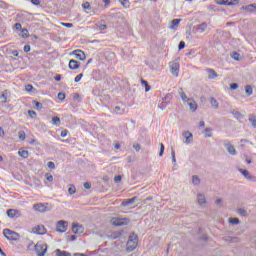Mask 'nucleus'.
I'll return each mask as SVG.
<instances>
[{
  "label": "nucleus",
  "mask_w": 256,
  "mask_h": 256,
  "mask_svg": "<svg viewBox=\"0 0 256 256\" xmlns=\"http://www.w3.org/2000/svg\"><path fill=\"white\" fill-rule=\"evenodd\" d=\"M7 215L8 217H10L11 219H15V217H21V213H19L17 210L15 209H9L7 210Z\"/></svg>",
  "instance_id": "f3484780"
},
{
  "label": "nucleus",
  "mask_w": 256,
  "mask_h": 256,
  "mask_svg": "<svg viewBox=\"0 0 256 256\" xmlns=\"http://www.w3.org/2000/svg\"><path fill=\"white\" fill-rule=\"evenodd\" d=\"M232 114L234 115V117H236V119H243V114H241V112L239 111H232Z\"/></svg>",
  "instance_id": "c9c22d12"
},
{
  "label": "nucleus",
  "mask_w": 256,
  "mask_h": 256,
  "mask_svg": "<svg viewBox=\"0 0 256 256\" xmlns=\"http://www.w3.org/2000/svg\"><path fill=\"white\" fill-rule=\"evenodd\" d=\"M192 183H193V185H199V183H201V179H199V176L194 175L192 177Z\"/></svg>",
  "instance_id": "72a5a7b5"
},
{
  "label": "nucleus",
  "mask_w": 256,
  "mask_h": 256,
  "mask_svg": "<svg viewBox=\"0 0 256 256\" xmlns=\"http://www.w3.org/2000/svg\"><path fill=\"white\" fill-rule=\"evenodd\" d=\"M76 191H77V189L75 188L74 185H71V186L69 187V189H68L69 195H75Z\"/></svg>",
  "instance_id": "ea45409f"
},
{
  "label": "nucleus",
  "mask_w": 256,
  "mask_h": 256,
  "mask_svg": "<svg viewBox=\"0 0 256 256\" xmlns=\"http://www.w3.org/2000/svg\"><path fill=\"white\" fill-rule=\"evenodd\" d=\"M47 167L49 169H55V163L50 161V162L47 163Z\"/></svg>",
  "instance_id": "bf43d9fd"
},
{
  "label": "nucleus",
  "mask_w": 256,
  "mask_h": 256,
  "mask_svg": "<svg viewBox=\"0 0 256 256\" xmlns=\"http://www.w3.org/2000/svg\"><path fill=\"white\" fill-rule=\"evenodd\" d=\"M218 5H237L239 0H217Z\"/></svg>",
  "instance_id": "dca6fc26"
},
{
  "label": "nucleus",
  "mask_w": 256,
  "mask_h": 256,
  "mask_svg": "<svg viewBox=\"0 0 256 256\" xmlns=\"http://www.w3.org/2000/svg\"><path fill=\"white\" fill-rule=\"evenodd\" d=\"M114 113H116V115H123V113H125V109L121 108L120 106H116L114 108Z\"/></svg>",
  "instance_id": "7c9ffc66"
},
{
  "label": "nucleus",
  "mask_w": 256,
  "mask_h": 256,
  "mask_svg": "<svg viewBox=\"0 0 256 256\" xmlns=\"http://www.w3.org/2000/svg\"><path fill=\"white\" fill-rule=\"evenodd\" d=\"M210 104L212 107H214L215 109H219V102H217V99L211 97L210 98Z\"/></svg>",
  "instance_id": "c85d7f7f"
},
{
  "label": "nucleus",
  "mask_w": 256,
  "mask_h": 256,
  "mask_svg": "<svg viewBox=\"0 0 256 256\" xmlns=\"http://www.w3.org/2000/svg\"><path fill=\"white\" fill-rule=\"evenodd\" d=\"M56 256H71V253L67 251H61L60 249L55 250Z\"/></svg>",
  "instance_id": "393cba45"
},
{
  "label": "nucleus",
  "mask_w": 256,
  "mask_h": 256,
  "mask_svg": "<svg viewBox=\"0 0 256 256\" xmlns=\"http://www.w3.org/2000/svg\"><path fill=\"white\" fill-rule=\"evenodd\" d=\"M58 99H59V101H65V93L59 92Z\"/></svg>",
  "instance_id": "603ef678"
},
{
  "label": "nucleus",
  "mask_w": 256,
  "mask_h": 256,
  "mask_svg": "<svg viewBox=\"0 0 256 256\" xmlns=\"http://www.w3.org/2000/svg\"><path fill=\"white\" fill-rule=\"evenodd\" d=\"M231 57L234 59V61H241L240 55L237 52H233Z\"/></svg>",
  "instance_id": "58836bf2"
},
{
  "label": "nucleus",
  "mask_w": 256,
  "mask_h": 256,
  "mask_svg": "<svg viewBox=\"0 0 256 256\" xmlns=\"http://www.w3.org/2000/svg\"><path fill=\"white\" fill-rule=\"evenodd\" d=\"M242 9L244 11H248L249 13H253V11H256V3L243 6Z\"/></svg>",
  "instance_id": "aec40b11"
},
{
  "label": "nucleus",
  "mask_w": 256,
  "mask_h": 256,
  "mask_svg": "<svg viewBox=\"0 0 256 256\" xmlns=\"http://www.w3.org/2000/svg\"><path fill=\"white\" fill-rule=\"evenodd\" d=\"M178 49H179V51H181L182 49H185V42L184 41H180V43L178 45Z\"/></svg>",
  "instance_id": "4d7b16f0"
},
{
  "label": "nucleus",
  "mask_w": 256,
  "mask_h": 256,
  "mask_svg": "<svg viewBox=\"0 0 256 256\" xmlns=\"http://www.w3.org/2000/svg\"><path fill=\"white\" fill-rule=\"evenodd\" d=\"M34 251L38 256H45V253H47V244L43 242H38L35 246Z\"/></svg>",
  "instance_id": "20e7f679"
},
{
  "label": "nucleus",
  "mask_w": 256,
  "mask_h": 256,
  "mask_svg": "<svg viewBox=\"0 0 256 256\" xmlns=\"http://www.w3.org/2000/svg\"><path fill=\"white\" fill-rule=\"evenodd\" d=\"M18 155L23 159H27V157H29V151L21 149L18 151Z\"/></svg>",
  "instance_id": "bb28decb"
},
{
  "label": "nucleus",
  "mask_w": 256,
  "mask_h": 256,
  "mask_svg": "<svg viewBox=\"0 0 256 256\" xmlns=\"http://www.w3.org/2000/svg\"><path fill=\"white\" fill-rule=\"evenodd\" d=\"M211 131H213V129L206 128L205 129V137H212L213 135L211 134Z\"/></svg>",
  "instance_id": "49530a36"
},
{
  "label": "nucleus",
  "mask_w": 256,
  "mask_h": 256,
  "mask_svg": "<svg viewBox=\"0 0 256 256\" xmlns=\"http://www.w3.org/2000/svg\"><path fill=\"white\" fill-rule=\"evenodd\" d=\"M170 71L175 77H179V62H170Z\"/></svg>",
  "instance_id": "0eeeda50"
},
{
  "label": "nucleus",
  "mask_w": 256,
  "mask_h": 256,
  "mask_svg": "<svg viewBox=\"0 0 256 256\" xmlns=\"http://www.w3.org/2000/svg\"><path fill=\"white\" fill-rule=\"evenodd\" d=\"M81 79H83V74H78V75L75 77L74 81H75V83H79V81H81Z\"/></svg>",
  "instance_id": "864d4df0"
},
{
  "label": "nucleus",
  "mask_w": 256,
  "mask_h": 256,
  "mask_svg": "<svg viewBox=\"0 0 256 256\" xmlns=\"http://www.w3.org/2000/svg\"><path fill=\"white\" fill-rule=\"evenodd\" d=\"M33 233L36 235H45L47 233V229L43 225H38L32 229Z\"/></svg>",
  "instance_id": "ddd939ff"
},
{
  "label": "nucleus",
  "mask_w": 256,
  "mask_h": 256,
  "mask_svg": "<svg viewBox=\"0 0 256 256\" xmlns=\"http://www.w3.org/2000/svg\"><path fill=\"white\" fill-rule=\"evenodd\" d=\"M85 231V228L81 224L73 223L72 225V232L76 235H81Z\"/></svg>",
  "instance_id": "9d476101"
},
{
  "label": "nucleus",
  "mask_w": 256,
  "mask_h": 256,
  "mask_svg": "<svg viewBox=\"0 0 256 256\" xmlns=\"http://www.w3.org/2000/svg\"><path fill=\"white\" fill-rule=\"evenodd\" d=\"M35 247H37V244L30 242L27 246L28 251H35Z\"/></svg>",
  "instance_id": "a19ab883"
},
{
  "label": "nucleus",
  "mask_w": 256,
  "mask_h": 256,
  "mask_svg": "<svg viewBox=\"0 0 256 256\" xmlns=\"http://www.w3.org/2000/svg\"><path fill=\"white\" fill-rule=\"evenodd\" d=\"M182 137H184V139H185L184 143L186 145H190V143L193 141V133H191L189 131H184L182 133Z\"/></svg>",
  "instance_id": "f8f14e48"
},
{
  "label": "nucleus",
  "mask_w": 256,
  "mask_h": 256,
  "mask_svg": "<svg viewBox=\"0 0 256 256\" xmlns=\"http://www.w3.org/2000/svg\"><path fill=\"white\" fill-rule=\"evenodd\" d=\"M173 99V95L171 93L166 94V96L164 97L163 101H162V105L164 107H167V105H169V101H171Z\"/></svg>",
  "instance_id": "6ab92c4d"
},
{
  "label": "nucleus",
  "mask_w": 256,
  "mask_h": 256,
  "mask_svg": "<svg viewBox=\"0 0 256 256\" xmlns=\"http://www.w3.org/2000/svg\"><path fill=\"white\" fill-rule=\"evenodd\" d=\"M206 71L209 73L208 79H216V77H218V74L214 69L208 68Z\"/></svg>",
  "instance_id": "412c9836"
},
{
  "label": "nucleus",
  "mask_w": 256,
  "mask_h": 256,
  "mask_svg": "<svg viewBox=\"0 0 256 256\" xmlns=\"http://www.w3.org/2000/svg\"><path fill=\"white\" fill-rule=\"evenodd\" d=\"M239 173H241L243 175V177H245V179H247L248 181H252L253 183H255L256 181V177L251 175V173H249L247 170L240 168L238 169Z\"/></svg>",
  "instance_id": "423d86ee"
},
{
  "label": "nucleus",
  "mask_w": 256,
  "mask_h": 256,
  "mask_svg": "<svg viewBox=\"0 0 256 256\" xmlns=\"http://www.w3.org/2000/svg\"><path fill=\"white\" fill-rule=\"evenodd\" d=\"M84 187H85L86 189H89V188L91 187V183L85 182V183H84Z\"/></svg>",
  "instance_id": "774afa93"
},
{
  "label": "nucleus",
  "mask_w": 256,
  "mask_h": 256,
  "mask_svg": "<svg viewBox=\"0 0 256 256\" xmlns=\"http://www.w3.org/2000/svg\"><path fill=\"white\" fill-rule=\"evenodd\" d=\"M249 122L251 123L252 127L256 129V117L255 116L250 117Z\"/></svg>",
  "instance_id": "37998d69"
},
{
  "label": "nucleus",
  "mask_w": 256,
  "mask_h": 256,
  "mask_svg": "<svg viewBox=\"0 0 256 256\" xmlns=\"http://www.w3.org/2000/svg\"><path fill=\"white\" fill-rule=\"evenodd\" d=\"M245 91H246V94L249 96L253 95V87H251V85H247L245 87Z\"/></svg>",
  "instance_id": "473e14b6"
},
{
  "label": "nucleus",
  "mask_w": 256,
  "mask_h": 256,
  "mask_svg": "<svg viewBox=\"0 0 256 256\" xmlns=\"http://www.w3.org/2000/svg\"><path fill=\"white\" fill-rule=\"evenodd\" d=\"M121 179H122L121 175H118V176H115V177H114V181H115L116 183H121Z\"/></svg>",
  "instance_id": "680f3d73"
},
{
  "label": "nucleus",
  "mask_w": 256,
  "mask_h": 256,
  "mask_svg": "<svg viewBox=\"0 0 256 256\" xmlns=\"http://www.w3.org/2000/svg\"><path fill=\"white\" fill-rule=\"evenodd\" d=\"M95 29L96 31H105V29H107V26L105 24L96 23Z\"/></svg>",
  "instance_id": "cd10ccee"
},
{
  "label": "nucleus",
  "mask_w": 256,
  "mask_h": 256,
  "mask_svg": "<svg viewBox=\"0 0 256 256\" xmlns=\"http://www.w3.org/2000/svg\"><path fill=\"white\" fill-rule=\"evenodd\" d=\"M32 5H41V0H31Z\"/></svg>",
  "instance_id": "338daca9"
},
{
  "label": "nucleus",
  "mask_w": 256,
  "mask_h": 256,
  "mask_svg": "<svg viewBox=\"0 0 256 256\" xmlns=\"http://www.w3.org/2000/svg\"><path fill=\"white\" fill-rule=\"evenodd\" d=\"M197 201L200 205H205V203H207V199L205 198L204 194L199 193L197 195Z\"/></svg>",
  "instance_id": "4be33fe9"
},
{
  "label": "nucleus",
  "mask_w": 256,
  "mask_h": 256,
  "mask_svg": "<svg viewBox=\"0 0 256 256\" xmlns=\"http://www.w3.org/2000/svg\"><path fill=\"white\" fill-rule=\"evenodd\" d=\"M28 115L29 117H31V119H35V117H37V112H35L34 110H29Z\"/></svg>",
  "instance_id": "a18cd8bd"
},
{
  "label": "nucleus",
  "mask_w": 256,
  "mask_h": 256,
  "mask_svg": "<svg viewBox=\"0 0 256 256\" xmlns=\"http://www.w3.org/2000/svg\"><path fill=\"white\" fill-rule=\"evenodd\" d=\"M31 51V46L30 45H25L24 46V53H29Z\"/></svg>",
  "instance_id": "0e129e2a"
},
{
  "label": "nucleus",
  "mask_w": 256,
  "mask_h": 256,
  "mask_svg": "<svg viewBox=\"0 0 256 256\" xmlns=\"http://www.w3.org/2000/svg\"><path fill=\"white\" fill-rule=\"evenodd\" d=\"M238 213L243 216L247 215V211H245L243 208L238 209Z\"/></svg>",
  "instance_id": "052dcab7"
},
{
  "label": "nucleus",
  "mask_w": 256,
  "mask_h": 256,
  "mask_svg": "<svg viewBox=\"0 0 256 256\" xmlns=\"http://www.w3.org/2000/svg\"><path fill=\"white\" fill-rule=\"evenodd\" d=\"M1 103H7V90L0 95Z\"/></svg>",
  "instance_id": "2f4dec72"
},
{
  "label": "nucleus",
  "mask_w": 256,
  "mask_h": 256,
  "mask_svg": "<svg viewBox=\"0 0 256 256\" xmlns=\"http://www.w3.org/2000/svg\"><path fill=\"white\" fill-rule=\"evenodd\" d=\"M83 9H86L88 11H91V4L89 2H85L82 4Z\"/></svg>",
  "instance_id": "de8ad7c7"
},
{
  "label": "nucleus",
  "mask_w": 256,
  "mask_h": 256,
  "mask_svg": "<svg viewBox=\"0 0 256 256\" xmlns=\"http://www.w3.org/2000/svg\"><path fill=\"white\" fill-rule=\"evenodd\" d=\"M47 205H49L48 203L42 204H35L34 205V209L36 211H39V213H47V211H49V208H47Z\"/></svg>",
  "instance_id": "9b49d317"
},
{
  "label": "nucleus",
  "mask_w": 256,
  "mask_h": 256,
  "mask_svg": "<svg viewBox=\"0 0 256 256\" xmlns=\"http://www.w3.org/2000/svg\"><path fill=\"white\" fill-rule=\"evenodd\" d=\"M14 29H16V31H21V29H23V26L21 25V23H16L14 25Z\"/></svg>",
  "instance_id": "5fc2aeb1"
},
{
  "label": "nucleus",
  "mask_w": 256,
  "mask_h": 256,
  "mask_svg": "<svg viewBox=\"0 0 256 256\" xmlns=\"http://www.w3.org/2000/svg\"><path fill=\"white\" fill-rule=\"evenodd\" d=\"M164 153H165V145L163 143H160L159 157H163Z\"/></svg>",
  "instance_id": "79ce46f5"
},
{
  "label": "nucleus",
  "mask_w": 256,
  "mask_h": 256,
  "mask_svg": "<svg viewBox=\"0 0 256 256\" xmlns=\"http://www.w3.org/2000/svg\"><path fill=\"white\" fill-rule=\"evenodd\" d=\"M133 149H135V151L137 152L141 151V144L139 143L133 144Z\"/></svg>",
  "instance_id": "3c124183"
},
{
  "label": "nucleus",
  "mask_w": 256,
  "mask_h": 256,
  "mask_svg": "<svg viewBox=\"0 0 256 256\" xmlns=\"http://www.w3.org/2000/svg\"><path fill=\"white\" fill-rule=\"evenodd\" d=\"M35 104V108L39 110L43 109V104L38 102V101H34Z\"/></svg>",
  "instance_id": "09e8293b"
},
{
  "label": "nucleus",
  "mask_w": 256,
  "mask_h": 256,
  "mask_svg": "<svg viewBox=\"0 0 256 256\" xmlns=\"http://www.w3.org/2000/svg\"><path fill=\"white\" fill-rule=\"evenodd\" d=\"M18 137H19L20 141H25V139H26L25 131H19Z\"/></svg>",
  "instance_id": "4c0bfd02"
},
{
  "label": "nucleus",
  "mask_w": 256,
  "mask_h": 256,
  "mask_svg": "<svg viewBox=\"0 0 256 256\" xmlns=\"http://www.w3.org/2000/svg\"><path fill=\"white\" fill-rule=\"evenodd\" d=\"M137 243H139L137 234H130L129 239L127 241V251H134V249L137 248Z\"/></svg>",
  "instance_id": "f03ea898"
},
{
  "label": "nucleus",
  "mask_w": 256,
  "mask_h": 256,
  "mask_svg": "<svg viewBox=\"0 0 256 256\" xmlns=\"http://www.w3.org/2000/svg\"><path fill=\"white\" fill-rule=\"evenodd\" d=\"M72 55L75 56V59H79L80 61H85V59H87V56L85 55V52H83V50H74L72 52Z\"/></svg>",
  "instance_id": "1a4fd4ad"
},
{
  "label": "nucleus",
  "mask_w": 256,
  "mask_h": 256,
  "mask_svg": "<svg viewBox=\"0 0 256 256\" xmlns=\"http://www.w3.org/2000/svg\"><path fill=\"white\" fill-rule=\"evenodd\" d=\"M68 227H69V222L65 220H59L56 223V231H58V233H65Z\"/></svg>",
  "instance_id": "39448f33"
},
{
  "label": "nucleus",
  "mask_w": 256,
  "mask_h": 256,
  "mask_svg": "<svg viewBox=\"0 0 256 256\" xmlns=\"http://www.w3.org/2000/svg\"><path fill=\"white\" fill-rule=\"evenodd\" d=\"M186 102L188 103L190 111L195 113V111H197V102H195L193 98L187 99Z\"/></svg>",
  "instance_id": "2eb2a0df"
},
{
  "label": "nucleus",
  "mask_w": 256,
  "mask_h": 256,
  "mask_svg": "<svg viewBox=\"0 0 256 256\" xmlns=\"http://www.w3.org/2000/svg\"><path fill=\"white\" fill-rule=\"evenodd\" d=\"M68 67H69V69H71L72 71H75V70L79 69V67H81V63L78 62V61L75 60V59H71V60L69 61Z\"/></svg>",
  "instance_id": "4468645a"
},
{
  "label": "nucleus",
  "mask_w": 256,
  "mask_h": 256,
  "mask_svg": "<svg viewBox=\"0 0 256 256\" xmlns=\"http://www.w3.org/2000/svg\"><path fill=\"white\" fill-rule=\"evenodd\" d=\"M230 89H232V90L239 89V84H237V83L230 84Z\"/></svg>",
  "instance_id": "13d9d810"
},
{
  "label": "nucleus",
  "mask_w": 256,
  "mask_h": 256,
  "mask_svg": "<svg viewBox=\"0 0 256 256\" xmlns=\"http://www.w3.org/2000/svg\"><path fill=\"white\" fill-rule=\"evenodd\" d=\"M21 37H22L23 39H27V37H29V30L23 29V30L21 31Z\"/></svg>",
  "instance_id": "e433bc0d"
},
{
  "label": "nucleus",
  "mask_w": 256,
  "mask_h": 256,
  "mask_svg": "<svg viewBox=\"0 0 256 256\" xmlns=\"http://www.w3.org/2000/svg\"><path fill=\"white\" fill-rule=\"evenodd\" d=\"M135 203V198L126 199L122 202L123 207H129V205H133Z\"/></svg>",
  "instance_id": "b1692460"
},
{
  "label": "nucleus",
  "mask_w": 256,
  "mask_h": 256,
  "mask_svg": "<svg viewBox=\"0 0 256 256\" xmlns=\"http://www.w3.org/2000/svg\"><path fill=\"white\" fill-rule=\"evenodd\" d=\"M229 223H231V225H239L241 221L239 220V218H229Z\"/></svg>",
  "instance_id": "f704fd0d"
},
{
  "label": "nucleus",
  "mask_w": 256,
  "mask_h": 256,
  "mask_svg": "<svg viewBox=\"0 0 256 256\" xmlns=\"http://www.w3.org/2000/svg\"><path fill=\"white\" fill-rule=\"evenodd\" d=\"M178 94L184 103L187 102V99H191L187 97V94H185V92L183 91V88H179Z\"/></svg>",
  "instance_id": "5701e85b"
},
{
  "label": "nucleus",
  "mask_w": 256,
  "mask_h": 256,
  "mask_svg": "<svg viewBox=\"0 0 256 256\" xmlns=\"http://www.w3.org/2000/svg\"><path fill=\"white\" fill-rule=\"evenodd\" d=\"M224 147L228 151L229 155H237V150H235V146L229 143V141H224Z\"/></svg>",
  "instance_id": "6e6552de"
},
{
  "label": "nucleus",
  "mask_w": 256,
  "mask_h": 256,
  "mask_svg": "<svg viewBox=\"0 0 256 256\" xmlns=\"http://www.w3.org/2000/svg\"><path fill=\"white\" fill-rule=\"evenodd\" d=\"M180 23H181V19L172 20V25L170 26V29H177Z\"/></svg>",
  "instance_id": "a878e982"
},
{
  "label": "nucleus",
  "mask_w": 256,
  "mask_h": 256,
  "mask_svg": "<svg viewBox=\"0 0 256 256\" xmlns=\"http://www.w3.org/2000/svg\"><path fill=\"white\" fill-rule=\"evenodd\" d=\"M3 235L4 237H6V239H8V241H19V239H21V236L19 235V233L6 228L3 230Z\"/></svg>",
  "instance_id": "f257e3e1"
},
{
  "label": "nucleus",
  "mask_w": 256,
  "mask_h": 256,
  "mask_svg": "<svg viewBox=\"0 0 256 256\" xmlns=\"http://www.w3.org/2000/svg\"><path fill=\"white\" fill-rule=\"evenodd\" d=\"M63 27H67L68 29H71L73 27V23H62Z\"/></svg>",
  "instance_id": "69168bd1"
},
{
  "label": "nucleus",
  "mask_w": 256,
  "mask_h": 256,
  "mask_svg": "<svg viewBox=\"0 0 256 256\" xmlns=\"http://www.w3.org/2000/svg\"><path fill=\"white\" fill-rule=\"evenodd\" d=\"M25 89H26L27 93H32V92H33V89H35V88H34L33 85H31V84H27V85L25 86Z\"/></svg>",
  "instance_id": "c03bdc74"
},
{
  "label": "nucleus",
  "mask_w": 256,
  "mask_h": 256,
  "mask_svg": "<svg viewBox=\"0 0 256 256\" xmlns=\"http://www.w3.org/2000/svg\"><path fill=\"white\" fill-rule=\"evenodd\" d=\"M206 30H207V23L205 22L196 26L197 33H205Z\"/></svg>",
  "instance_id": "a211bd4d"
},
{
  "label": "nucleus",
  "mask_w": 256,
  "mask_h": 256,
  "mask_svg": "<svg viewBox=\"0 0 256 256\" xmlns=\"http://www.w3.org/2000/svg\"><path fill=\"white\" fill-rule=\"evenodd\" d=\"M69 133V131L67 130H62L60 133V137H67V134Z\"/></svg>",
  "instance_id": "e2e57ef3"
},
{
  "label": "nucleus",
  "mask_w": 256,
  "mask_h": 256,
  "mask_svg": "<svg viewBox=\"0 0 256 256\" xmlns=\"http://www.w3.org/2000/svg\"><path fill=\"white\" fill-rule=\"evenodd\" d=\"M120 1V3H121V5H123V7H129V0H119Z\"/></svg>",
  "instance_id": "8fccbe9b"
},
{
  "label": "nucleus",
  "mask_w": 256,
  "mask_h": 256,
  "mask_svg": "<svg viewBox=\"0 0 256 256\" xmlns=\"http://www.w3.org/2000/svg\"><path fill=\"white\" fill-rule=\"evenodd\" d=\"M112 225L116 227H125V225H129L131 223V219L129 218H112L111 219Z\"/></svg>",
  "instance_id": "7ed1b4c3"
},
{
  "label": "nucleus",
  "mask_w": 256,
  "mask_h": 256,
  "mask_svg": "<svg viewBox=\"0 0 256 256\" xmlns=\"http://www.w3.org/2000/svg\"><path fill=\"white\" fill-rule=\"evenodd\" d=\"M171 157H172V162L177 163V158L175 157V150H173V149L171 151Z\"/></svg>",
  "instance_id": "6e6d98bb"
},
{
  "label": "nucleus",
  "mask_w": 256,
  "mask_h": 256,
  "mask_svg": "<svg viewBox=\"0 0 256 256\" xmlns=\"http://www.w3.org/2000/svg\"><path fill=\"white\" fill-rule=\"evenodd\" d=\"M52 123L53 125H56V127H59V125H61V118H59V116H54L52 118Z\"/></svg>",
  "instance_id": "c756f323"
}]
</instances>
